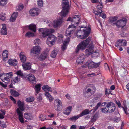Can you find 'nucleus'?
I'll use <instances>...</instances> for the list:
<instances>
[{
  "instance_id": "17",
  "label": "nucleus",
  "mask_w": 129,
  "mask_h": 129,
  "mask_svg": "<svg viewBox=\"0 0 129 129\" xmlns=\"http://www.w3.org/2000/svg\"><path fill=\"white\" fill-rule=\"evenodd\" d=\"M0 79L3 82L5 83V80H9L8 78H6L5 73L1 70H0Z\"/></svg>"
},
{
  "instance_id": "16",
  "label": "nucleus",
  "mask_w": 129,
  "mask_h": 129,
  "mask_svg": "<svg viewBox=\"0 0 129 129\" xmlns=\"http://www.w3.org/2000/svg\"><path fill=\"white\" fill-rule=\"evenodd\" d=\"M47 39L50 42V46H52L54 44V43L55 41L56 38L53 35H51L48 37Z\"/></svg>"
},
{
  "instance_id": "45",
  "label": "nucleus",
  "mask_w": 129,
  "mask_h": 129,
  "mask_svg": "<svg viewBox=\"0 0 129 129\" xmlns=\"http://www.w3.org/2000/svg\"><path fill=\"white\" fill-rule=\"evenodd\" d=\"M98 118V115L97 114H95L91 118V121L92 122L95 121Z\"/></svg>"
},
{
  "instance_id": "56",
  "label": "nucleus",
  "mask_w": 129,
  "mask_h": 129,
  "mask_svg": "<svg viewBox=\"0 0 129 129\" xmlns=\"http://www.w3.org/2000/svg\"><path fill=\"white\" fill-rule=\"evenodd\" d=\"M12 15V17H13V18H15L16 19L18 15V13L16 12H14L13 14Z\"/></svg>"
},
{
  "instance_id": "37",
  "label": "nucleus",
  "mask_w": 129,
  "mask_h": 129,
  "mask_svg": "<svg viewBox=\"0 0 129 129\" xmlns=\"http://www.w3.org/2000/svg\"><path fill=\"white\" fill-rule=\"evenodd\" d=\"M80 117L79 115H78L70 117L69 119V120L70 121H75Z\"/></svg>"
},
{
  "instance_id": "38",
  "label": "nucleus",
  "mask_w": 129,
  "mask_h": 129,
  "mask_svg": "<svg viewBox=\"0 0 129 129\" xmlns=\"http://www.w3.org/2000/svg\"><path fill=\"white\" fill-rule=\"evenodd\" d=\"M29 81H34L35 80V78L34 75L32 74H30L28 78Z\"/></svg>"
},
{
  "instance_id": "9",
  "label": "nucleus",
  "mask_w": 129,
  "mask_h": 129,
  "mask_svg": "<svg viewBox=\"0 0 129 129\" xmlns=\"http://www.w3.org/2000/svg\"><path fill=\"white\" fill-rule=\"evenodd\" d=\"M98 3H99L97 6L96 8L97 9H98L99 10L95 11L94 12V13L95 15L98 16H100L101 15V13L102 12L101 9L103 8V6L102 5V3L101 2H101H99Z\"/></svg>"
},
{
  "instance_id": "11",
  "label": "nucleus",
  "mask_w": 129,
  "mask_h": 129,
  "mask_svg": "<svg viewBox=\"0 0 129 129\" xmlns=\"http://www.w3.org/2000/svg\"><path fill=\"white\" fill-rule=\"evenodd\" d=\"M127 42L125 40H119L117 42L116 46H125L127 45Z\"/></svg>"
},
{
  "instance_id": "42",
  "label": "nucleus",
  "mask_w": 129,
  "mask_h": 129,
  "mask_svg": "<svg viewBox=\"0 0 129 129\" xmlns=\"http://www.w3.org/2000/svg\"><path fill=\"white\" fill-rule=\"evenodd\" d=\"M34 36V33L30 31L27 32L25 34L26 37H33Z\"/></svg>"
},
{
  "instance_id": "23",
  "label": "nucleus",
  "mask_w": 129,
  "mask_h": 129,
  "mask_svg": "<svg viewBox=\"0 0 129 129\" xmlns=\"http://www.w3.org/2000/svg\"><path fill=\"white\" fill-rule=\"evenodd\" d=\"M2 27L1 29V33L2 35H5L7 34V30L6 26L5 24H2Z\"/></svg>"
},
{
  "instance_id": "50",
  "label": "nucleus",
  "mask_w": 129,
  "mask_h": 129,
  "mask_svg": "<svg viewBox=\"0 0 129 129\" xmlns=\"http://www.w3.org/2000/svg\"><path fill=\"white\" fill-rule=\"evenodd\" d=\"M70 113V111H69L68 110H67L66 109L65 110H64L63 112V113L64 114H65L67 115H69Z\"/></svg>"
},
{
  "instance_id": "64",
  "label": "nucleus",
  "mask_w": 129,
  "mask_h": 129,
  "mask_svg": "<svg viewBox=\"0 0 129 129\" xmlns=\"http://www.w3.org/2000/svg\"><path fill=\"white\" fill-rule=\"evenodd\" d=\"M116 103L118 105L119 107H121V104L120 102L118 100L117 101H116Z\"/></svg>"
},
{
  "instance_id": "48",
  "label": "nucleus",
  "mask_w": 129,
  "mask_h": 129,
  "mask_svg": "<svg viewBox=\"0 0 129 129\" xmlns=\"http://www.w3.org/2000/svg\"><path fill=\"white\" fill-rule=\"evenodd\" d=\"M37 2L39 6L42 7L43 6V0H38Z\"/></svg>"
},
{
  "instance_id": "12",
  "label": "nucleus",
  "mask_w": 129,
  "mask_h": 129,
  "mask_svg": "<svg viewBox=\"0 0 129 129\" xmlns=\"http://www.w3.org/2000/svg\"><path fill=\"white\" fill-rule=\"evenodd\" d=\"M17 113L18 115L19 119L20 121L22 123H24V121L23 118V113L18 108L16 109Z\"/></svg>"
},
{
  "instance_id": "41",
  "label": "nucleus",
  "mask_w": 129,
  "mask_h": 129,
  "mask_svg": "<svg viewBox=\"0 0 129 129\" xmlns=\"http://www.w3.org/2000/svg\"><path fill=\"white\" fill-rule=\"evenodd\" d=\"M34 100V98L33 97L30 96L26 98V101L28 102L33 101Z\"/></svg>"
},
{
  "instance_id": "51",
  "label": "nucleus",
  "mask_w": 129,
  "mask_h": 129,
  "mask_svg": "<svg viewBox=\"0 0 129 129\" xmlns=\"http://www.w3.org/2000/svg\"><path fill=\"white\" fill-rule=\"evenodd\" d=\"M115 88V87L114 85H112L110 87V88L109 89L108 91H109V93H111V90H114Z\"/></svg>"
},
{
  "instance_id": "31",
  "label": "nucleus",
  "mask_w": 129,
  "mask_h": 129,
  "mask_svg": "<svg viewBox=\"0 0 129 129\" xmlns=\"http://www.w3.org/2000/svg\"><path fill=\"white\" fill-rule=\"evenodd\" d=\"M41 86V85L40 84H38L35 85V89L37 94L40 91Z\"/></svg>"
},
{
  "instance_id": "28",
  "label": "nucleus",
  "mask_w": 129,
  "mask_h": 129,
  "mask_svg": "<svg viewBox=\"0 0 129 129\" xmlns=\"http://www.w3.org/2000/svg\"><path fill=\"white\" fill-rule=\"evenodd\" d=\"M2 56L3 61H6L8 58V51L6 50L4 51L3 53Z\"/></svg>"
},
{
  "instance_id": "60",
  "label": "nucleus",
  "mask_w": 129,
  "mask_h": 129,
  "mask_svg": "<svg viewBox=\"0 0 129 129\" xmlns=\"http://www.w3.org/2000/svg\"><path fill=\"white\" fill-rule=\"evenodd\" d=\"M122 108L123 109L124 111L125 112V114L127 115H128L129 114V113L127 111V108H123V107H122Z\"/></svg>"
},
{
  "instance_id": "62",
  "label": "nucleus",
  "mask_w": 129,
  "mask_h": 129,
  "mask_svg": "<svg viewBox=\"0 0 129 129\" xmlns=\"http://www.w3.org/2000/svg\"><path fill=\"white\" fill-rule=\"evenodd\" d=\"M120 120V119L119 117H116L114 118V121L116 122H118Z\"/></svg>"
},
{
  "instance_id": "54",
  "label": "nucleus",
  "mask_w": 129,
  "mask_h": 129,
  "mask_svg": "<svg viewBox=\"0 0 129 129\" xmlns=\"http://www.w3.org/2000/svg\"><path fill=\"white\" fill-rule=\"evenodd\" d=\"M0 126L3 128H4L6 127V125L4 123H2L1 121H0Z\"/></svg>"
},
{
  "instance_id": "7",
  "label": "nucleus",
  "mask_w": 129,
  "mask_h": 129,
  "mask_svg": "<svg viewBox=\"0 0 129 129\" xmlns=\"http://www.w3.org/2000/svg\"><path fill=\"white\" fill-rule=\"evenodd\" d=\"M106 107L108 108L109 113H112L114 112L116 109L115 104L112 102H108L106 105Z\"/></svg>"
},
{
  "instance_id": "6",
  "label": "nucleus",
  "mask_w": 129,
  "mask_h": 129,
  "mask_svg": "<svg viewBox=\"0 0 129 129\" xmlns=\"http://www.w3.org/2000/svg\"><path fill=\"white\" fill-rule=\"evenodd\" d=\"M41 52L40 47L38 46H35L31 49L30 53L31 56H35L38 55Z\"/></svg>"
},
{
  "instance_id": "36",
  "label": "nucleus",
  "mask_w": 129,
  "mask_h": 129,
  "mask_svg": "<svg viewBox=\"0 0 129 129\" xmlns=\"http://www.w3.org/2000/svg\"><path fill=\"white\" fill-rule=\"evenodd\" d=\"M42 89L44 91H45L46 90L49 92H52L51 87H49L47 85L43 86L42 87Z\"/></svg>"
},
{
  "instance_id": "44",
  "label": "nucleus",
  "mask_w": 129,
  "mask_h": 129,
  "mask_svg": "<svg viewBox=\"0 0 129 129\" xmlns=\"http://www.w3.org/2000/svg\"><path fill=\"white\" fill-rule=\"evenodd\" d=\"M39 118H41V121H43L45 120L46 118V117L45 115L43 114H41L39 117Z\"/></svg>"
},
{
  "instance_id": "5",
  "label": "nucleus",
  "mask_w": 129,
  "mask_h": 129,
  "mask_svg": "<svg viewBox=\"0 0 129 129\" xmlns=\"http://www.w3.org/2000/svg\"><path fill=\"white\" fill-rule=\"evenodd\" d=\"M39 31L42 33V36L43 38L49 35L50 34L54 32V29H51L41 28L39 30Z\"/></svg>"
},
{
  "instance_id": "2",
  "label": "nucleus",
  "mask_w": 129,
  "mask_h": 129,
  "mask_svg": "<svg viewBox=\"0 0 129 129\" xmlns=\"http://www.w3.org/2000/svg\"><path fill=\"white\" fill-rule=\"evenodd\" d=\"M81 29L77 31L76 35L78 38H79L81 39H84L89 35L91 31V28L90 27L87 28L85 27H81Z\"/></svg>"
},
{
  "instance_id": "52",
  "label": "nucleus",
  "mask_w": 129,
  "mask_h": 129,
  "mask_svg": "<svg viewBox=\"0 0 129 129\" xmlns=\"http://www.w3.org/2000/svg\"><path fill=\"white\" fill-rule=\"evenodd\" d=\"M20 79L18 78V77H16L14 79L13 81L15 83L18 82L20 80Z\"/></svg>"
},
{
  "instance_id": "30",
  "label": "nucleus",
  "mask_w": 129,
  "mask_h": 129,
  "mask_svg": "<svg viewBox=\"0 0 129 129\" xmlns=\"http://www.w3.org/2000/svg\"><path fill=\"white\" fill-rule=\"evenodd\" d=\"M90 111L88 109H85L83 111L79 114L80 116L81 117L85 115L88 114L90 113Z\"/></svg>"
},
{
  "instance_id": "43",
  "label": "nucleus",
  "mask_w": 129,
  "mask_h": 129,
  "mask_svg": "<svg viewBox=\"0 0 129 129\" xmlns=\"http://www.w3.org/2000/svg\"><path fill=\"white\" fill-rule=\"evenodd\" d=\"M57 54V52H56L55 50H54L52 51L51 54V56L52 58H55L56 57Z\"/></svg>"
},
{
  "instance_id": "18",
  "label": "nucleus",
  "mask_w": 129,
  "mask_h": 129,
  "mask_svg": "<svg viewBox=\"0 0 129 129\" xmlns=\"http://www.w3.org/2000/svg\"><path fill=\"white\" fill-rule=\"evenodd\" d=\"M38 9L32 8L29 11V14L32 16H34L38 15L39 13L37 11Z\"/></svg>"
},
{
  "instance_id": "1",
  "label": "nucleus",
  "mask_w": 129,
  "mask_h": 129,
  "mask_svg": "<svg viewBox=\"0 0 129 129\" xmlns=\"http://www.w3.org/2000/svg\"><path fill=\"white\" fill-rule=\"evenodd\" d=\"M62 10L59 13L61 16L59 19L54 20L53 22V26L55 28L59 27L63 22V18L65 17L69 11L71 5L69 4L68 0H63L62 3Z\"/></svg>"
},
{
  "instance_id": "15",
  "label": "nucleus",
  "mask_w": 129,
  "mask_h": 129,
  "mask_svg": "<svg viewBox=\"0 0 129 129\" xmlns=\"http://www.w3.org/2000/svg\"><path fill=\"white\" fill-rule=\"evenodd\" d=\"M100 63V62L95 63L93 61L91 62L88 64V67L89 68H97L99 66Z\"/></svg>"
},
{
  "instance_id": "22",
  "label": "nucleus",
  "mask_w": 129,
  "mask_h": 129,
  "mask_svg": "<svg viewBox=\"0 0 129 129\" xmlns=\"http://www.w3.org/2000/svg\"><path fill=\"white\" fill-rule=\"evenodd\" d=\"M23 69L26 70H29L31 68V64L30 62L23 63L22 64Z\"/></svg>"
},
{
  "instance_id": "26",
  "label": "nucleus",
  "mask_w": 129,
  "mask_h": 129,
  "mask_svg": "<svg viewBox=\"0 0 129 129\" xmlns=\"http://www.w3.org/2000/svg\"><path fill=\"white\" fill-rule=\"evenodd\" d=\"M71 28H69V27L68 28L66 31L65 35L67 37H70L71 35L73 33V32L72 29H71Z\"/></svg>"
},
{
  "instance_id": "20",
  "label": "nucleus",
  "mask_w": 129,
  "mask_h": 129,
  "mask_svg": "<svg viewBox=\"0 0 129 129\" xmlns=\"http://www.w3.org/2000/svg\"><path fill=\"white\" fill-rule=\"evenodd\" d=\"M118 17L116 16L110 17L109 18L110 22L113 25H116L117 22L116 21Z\"/></svg>"
},
{
  "instance_id": "59",
  "label": "nucleus",
  "mask_w": 129,
  "mask_h": 129,
  "mask_svg": "<svg viewBox=\"0 0 129 129\" xmlns=\"http://www.w3.org/2000/svg\"><path fill=\"white\" fill-rule=\"evenodd\" d=\"M10 99L14 103H16V101L15 99L12 96H10Z\"/></svg>"
},
{
  "instance_id": "58",
  "label": "nucleus",
  "mask_w": 129,
  "mask_h": 129,
  "mask_svg": "<svg viewBox=\"0 0 129 129\" xmlns=\"http://www.w3.org/2000/svg\"><path fill=\"white\" fill-rule=\"evenodd\" d=\"M24 117L27 119H28L29 117V116L28 114L26 113L24 115Z\"/></svg>"
},
{
  "instance_id": "34",
  "label": "nucleus",
  "mask_w": 129,
  "mask_h": 129,
  "mask_svg": "<svg viewBox=\"0 0 129 129\" xmlns=\"http://www.w3.org/2000/svg\"><path fill=\"white\" fill-rule=\"evenodd\" d=\"M17 75L20 77H21L23 79H26V77L24 75L23 73L22 72L21 70H19L17 71L16 73Z\"/></svg>"
},
{
  "instance_id": "33",
  "label": "nucleus",
  "mask_w": 129,
  "mask_h": 129,
  "mask_svg": "<svg viewBox=\"0 0 129 129\" xmlns=\"http://www.w3.org/2000/svg\"><path fill=\"white\" fill-rule=\"evenodd\" d=\"M10 93L12 95H13L15 97H17L19 95V93L17 91L13 89H11L10 90Z\"/></svg>"
},
{
  "instance_id": "53",
  "label": "nucleus",
  "mask_w": 129,
  "mask_h": 129,
  "mask_svg": "<svg viewBox=\"0 0 129 129\" xmlns=\"http://www.w3.org/2000/svg\"><path fill=\"white\" fill-rule=\"evenodd\" d=\"M101 105V103L100 102L99 103H98L97 105L94 108V110L95 111H96L98 108V107Z\"/></svg>"
},
{
  "instance_id": "27",
  "label": "nucleus",
  "mask_w": 129,
  "mask_h": 129,
  "mask_svg": "<svg viewBox=\"0 0 129 129\" xmlns=\"http://www.w3.org/2000/svg\"><path fill=\"white\" fill-rule=\"evenodd\" d=\"M102 94L100 93H96L94 95V99L92 100L94 102H97L99 101L100 98L102 96Z\"/></svg>"
},
{
  "instance_id": "55",
  "label": "nucleus",
  "mask_w": 129,
  "mask_h": 129,
  "mask_svg": "<svg viewBox=\"0 0 129 129\" xmlns=\"http://www.w3.org/2000/svg\"><path fill=\"white\" fill-rule=\"evenodd\" d=\"M37 98L38 100L39 101H41L42 100V94H39L38 96H37Z\"/></svg>"
},
{
  "instance_id": "24",
  "label": "nucleus",
  "mask_w": 129,
  "mask_h": 129,
  "mask_svg": "<svg viewBox=\"0 0 129 129\" xmlns=\"http://www.w3.org/2000/svg\"><path fill=\"white\" fill-rule=\"evenodd\" d=\"M28 29L33 32L35 33L36 31V27L35 25L34 24H31L27 26Z\"/></svg>"
},
{
  "instance_id": "3",
  "label": "nucleus",
  "mask_w": 129,
  "mask_h": 129,
  "mask_svg": "<svg viewBox=\"0 0 129 129\" xmlns=\"http://www.w3.org/2000/svg\"><path fill=\"white\" fill-rule=\"evenodd\" d=\"M80 18L79 15H75L72 18L69 17L67 21H70L72 24L69 26V28H73L75 29L76 26L80 22Z\"/></svg>"
},
{
  "instance_id": "47",
  "label": "nucleus",
  "mask_w": 129,
  "mask_h": 129,
  "mask_svg": "<svg viewBox=\"0 0 129 129\" xmlns=\"http://www.w3.org/2000/svg\"><path fill=\"white\" fill-rule=\"evenodd\" d=\"M34 43L35 45H39L41 43V41L39 39H36L34 40Z\"/></svg>"
},
{
  "instance_id": "63",
  "label": "nucleus",
  "mask_w": 129,
  "mask_h": 129,
  "mask_svg": "<svg viewBox=\"0 0 129 129\" xmlns=\"http://www.w3.org/2000/svg\"><path fill=\"white\" fill-rule=\"evenodd\" d=\"M5 115V113H1L0 112V119H2L4 118V115Z\"/></svg>"
},
{
  "instance_id": "57",
  "label": "nucleus",
  "mask_w": 129,
  "mask_h": 129,
  "mask_svg": "<svg viewBox=\"0 0 129 129\" xmlns=\"http://www.w3.org/2000/svg\"><path fill=\"white\" fill-rule=\"evenodd\" d=\"M23 7L24 6L23 5H20L18 8V10L19 11H20L23 9Z\"/></svg>"
},
{
  "instance_id": "29",
  "label": "nucleus",
  "mask_w": 129,
  "mask_h": 129,
  "mask_svg": "<svg viewBox=\"0 0 129 129\" xmlns=\"http://www.w3.org/2000/svg\"><path fill=\"white\" fill-rule=\"evenodd\" d=\"M20 60L23 63H24L26 61V57L23 53H21L20 54Z\"/></svg>"
},
{
  "instance_id": "8",
  "label": "nucleus",
  "mask_w": 129,
  "mask_h": 129,
  "mask_svg": "<svg viewBox=\"0 0 129 129\" xmlns=\"http://www.w3.org/2000/svg\"><path fill=\"white\" fill-rule=\"evenodd\" d=\"M94 46L92 43H90L87 49L85 51V54L87 56H88L92 54L94 52Z\"/></svg>"
},
{
  "instance_id": "32",
  "label": "nucleus",
  "mask_w": 129,
  "mask_h": 129,
  "mask_svg": "<svg viewBox=\"0 0 129 129\" xmlns=\"http://www.w3.org/2000/svg\"><path fill=\"white\" fill-rule=\"evenodd\" d=\"M45 94L47 99L49 100L50 102H52L53 100V98L48 92H46Z\"/></svg>"
},
{
  "instance_id": "13",
  "label": "nucleus",
  "mask_w": 129,
  "mask_h": 129,
  "mask_svg": "<svg viewBox=\"0 0 129 129\" xmlns=\"http://www.w3.org/2000/svg\"><path fill=\"white\" fill-rule=\"evenodd\" d=\"M55 104L57 105V108L56 109L57 111H60L62 107V103L61 101L58 99H56L55 101Z\"/></svg>"
},
{
  "instance_id": "14",
  "label": "nucleus",
  "mask_w": 129,
  "mask_h": 129,
  "mask_svg": "<svg viewBox=\"0 0 129 129\" xmlns=\"http://www.w3.org/2000/svg\"><path fill=\"white\" fill-rule=\"evenodd\" d=\"M48 49H47L46 51H44L43 53L41 54L39 58V59L41 61H43L44 60L47 58L48 54Z\"/></svg>"
},
{
  "instance_id": "46",
  "label": "nucleus",
  "mask_w": 129,
  "mask_h": 129,
  "mask_svg": "<svg viewBox=\"0 0 129 129\" xmlns=\"http://www.w3.org/2000/svg\"><path fill=\"white\" fill-rule=\"evenodd\" d=\"M7 0H0V5L3 6L5 5L7 3Z\"/></svg>"
},
{
  "instance_id": "49",
  "label": "nucleus",
  "mask_w": 129,
  "mask_h": 129,
  "mask_svg": "<svg viewBox=\"0 0 129 129\" xmlns=\"http://www.w3.org/2000/svg\"><path fill=\"white\" fill-rule=\"evenodd\" d=\"M5 15V14H0V19L2 21H4L5 20V17L4 16Z\"/></svg>"
},
{
  "instance_id": "19",
  "label": "nucleus",
  "mask_w": 129,
  "mask_h": 129,
  "mask_svg": "<svg viewBox=\"0 0 129 129\" xmlns=\"http://www.w3.org/2000/svg\"><path fill=\"white\" fill-rule=\"evenodd\" d=\"M70 40V38H67L64 41L63 44L61 46V48L63 51H64L66 49L67 44L69 42Z\"/></svg>"
},
{
  "instance_id": "25",
  "label": "nucleus",
  "mask_w": 129,
  "mask_h": 129,
  "mask_svg": "<svg viewBox=\"0 0 129 129\" xmlns=\"http://www.w3.org/2000/svg\"><path fill=\"white\" fill-rule=\"evenodd\" d=\"M8 62L10 65L14 66H16L17 64V61L16 59L12 60L10 59L8 60Z\"/></svg>"
},
{
  "instance_id": "40",
  "label": "nucleus",
  "mask_w": 129,
  "mask_h": 129,
  "mask_svg": "<svg viewBox=\"0 0 129 129\" xmlns=\"http://www.w3.org/2000/svg\"><path fill=\"white\" fill-rule=\"evenodd\" d=\"M83 59V57L80 56L76 60V62L78 64H80L83 62V61H82V60Z\"/></svg>"
},
{
  "instance_id": "61",
  "label": "nucleus",
  "mask_w": 129,
  "mask_h": 129,
  "mask_svg": "<svg viewBox=\"0 0 129 129\" xmlns=\"http://www.w3.org/2000/svg\"><path fill=\"white\" fill-rule=\"evenodd\" d=\"M16 18H13V17H12V15L10 19V20L11 22H13L16 19Z\"/></svg>"
},
{
  "instance_id": "39",
  "label": "nucleus",
  "mask_w": 129,
  "mask_h": 129,
  "mask_svg": "<svg viewBox=\"0 0 129 129\" xmlns=\"http://www.w3.org/2000/svg\"><path fill=\"white\" fill-rule=\"evenodd\" d=\"M101 111L103 113H107L109 112L108 108L107 107H105L103 108H101Z\"/></svg>"
},
{
  "instance_id": "35",
  "label": "nucleus",
  "mask_w": 129,
  "mask_h": 129,
  "mask_svg": "<svg viewBox=\"0 0 129 129\" xmlns=\"http://www.w3.org/2000/svg\"><path fill=\"white\" fill-rule=\"evenodd\" d=\"M6 78H8V79L9 80H5L6 82L5 83H7L9 81H10V79L9 78H11L13 76V75L12 74V72H10L9 73H5Z\"/></svg>"
},
{
  "instance_id": "4",
  "label": "nucleus",
  "mask_w": 129,
  "mask_h": 129,
  "mask_svg": "<svg viewBox=\"0 0 129 129\" xmlns=\"http://www.w3.org/2000/svg\"><path fill=\"white\" fill-rule=\"evenodd\" d=\"M91 39V38L89 37L86 40L79 43L76 48V53H78L80 50H84L89 44Z\"/></svg>"
},
{
  "instance_id": "10",
  "label": "nucleus",
  "mask_w": 129,
  "mask_h": 129,
  "mask_svg": "<svg viewBox=\"0 0 129 129\" xmlns=\"http://www.w3.org/2000/svg\"><path fill=\"white\" fill-rule=\"evenodd\" d=\"M127 20L125 18H123L122 20L117 21L116 25L118 28L121 27L123 28L126 24Z\"/></svg>"
},
{
  "instance_id": "21",
  "label": "nucleus",
  "mask_w": 129,
  "mask_h": 129,
  "mask_svg": "<svg viewBox=\"0 0 129 129\" xmlns=\"http://www.w3.org/2000/svg\"><path fill=\"white\" fill-rule=\"evenodd\" d=\"M17 104L19 109H20L22 111L24 110L25 108L24 103L23 102H21L20 100H18L17 102Z\"/></svg>"
}]
</instances>
